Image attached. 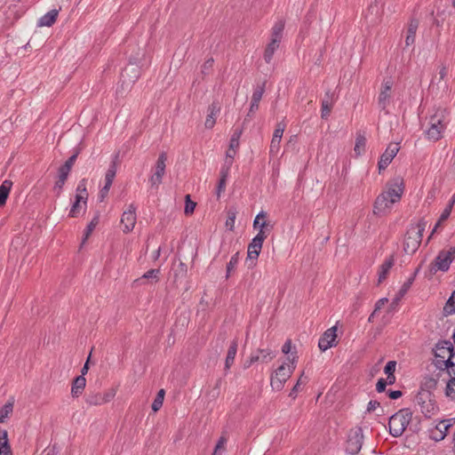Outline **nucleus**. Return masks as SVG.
I'll list each match as a JSON object with an SVG mask.
<instances>
[{
	"label": "nucleus",
	"mask_w": 455,
	"mask_h": 455,
	"mask_svg": "<svg viewBox=\"0 0 455 455\" xmlns=\"http://www.w3.org/2000/svg\"><path fill=\"white\" fill-rule=\"evenodd\" d=\"M242 134L241 130H236L233 135L231 136L230 141H229V148L232 150H236L239 148V140Z\"/></svg>",
	"instance_id": "37998d69"
},
{
	"label": "nucleus",
	"mask_w": 455,
	"mask_h": 455,
	"mask_svg": "<svg viewBox=\"0 0 455 455\" xmlns=\"http://www.w3.org/2000/svg\"><path fill=\"white\" fill-rule=\"evenodd\" d=\"M118 158V155L115 156V159L112 161L111 164L109 165L106 175H105V184L107 186H112L113 180L116 174V160Z\"/></svg>",
	"instance_id": "473e14b6"
},
{
	"label": "nucleus",
	"mask_w": 455,
	"mask_h": 455,
	"mask_svg": "<svg viewBox=\"0 0 455 455\" xmlns=\"http://www.w3.org/2000/svg\"><path fill=\"white\" fill-rule=\"evenodd\" d=\"M363 435L362 429L358 428L349 435L347 442L346 451L351 455H356L362 449Z\"/></svg>",
	"instance_id": "2eb2a0df"
},
{
	"label": "nucleus",
	"mask_w": 455,
	"mask_h": 455,
	"mask_svg": "<svg viewBox=\"0 0 455 455\" xmlns=\"http://www.w3.org/2000/svg\"><path fill=\"white\" fill-rule=\"evenodd\" d=\"M110 188H111V186H107L105 184L104 187L100 189V195H99L100 201H103L105 199V197L108 196Z\"/></svg>",
	"instance_id": "0e129e2a"
},
{
	"label": "nucleus",
	"mask_w": 455,
	"mask_h": 455,
	"mask_svg": "<svg viewBox=\"0 0 455 455\" xmlns=\"http://www.w3.org/2000/svg\"><path fill=\"white\" fill-rule=\"evenodd\" d=\"M280 43L276 39H270L264 52V60L267 63L271 62L275 51L279 48Z\"/></svg>",
	"instance_id": "c85d7f7f"
},
{
	"label": "nucleus",
	"mask_w": 455,
	"mask_h": 455,
	"mask_svg": "<svg viewBox=\"0 0 455 455\" xmlns=\"http://www.w3.org/2000/svg\"><path fill=\"white\" fill-rule=\"evenodd\" d=\"M76 196H83L88 199V192L86 190V180L83 179L77 185Z\"/></svg>",
	"instance_id": "c03bdc74"
},
{
	"label": "nucleus",
	"mask_w": 455,
	"mask_h": 455,
	"mask_svg": "<svg viewBox=\"0 0 455 455\" xmlns=\"http://www.w3.org/2000/svg\"><path fill=\"white\" fill-rule=\"evenodd\" d=\"M379 406V403L376 400H371L367 405V411L371 412Z\"/></svg>",
	"instance_id": "e2e57ef3"
},
{
	"label": "nucleus",
	"mask_w": 455,
	"mask_h": 455,
	"mask_svg": "<svg viewBox=\"0 0 455 455\" xmlns=\"http://www.w3.org/2000/svg\"><path fill=\"white\" fill-rule=\"evenodd\" d=\"M387 302V299L383 298L379 299L375 304L374 313L381 309V307Z\"/></svg>",
	"instance_id": "338daca9"
},
{
	"label": "nucleus",
	"mask_w": 455,
	"mask_h": 455,
	"mask_svg": "<svg viewBox=\"0 0 455 455\" xmlns=\"http://www.w3.org/2000/svg\"><path fill=\"white\" fill-rule=\"evenodd\" d=\"M136 207L133 204H130L128 209L124 212L121 217V224L124 233L131 232L136 224Z\"/></svg>",
	"instance_id": "dca6fc26"
},
{
	"label": "nucleus",
	"mask_w": 455,
	"mask_h": 455,
	"mask_svg": "<svg viewBox=\"0 0 455 455\" xmlns=\"http://www.w3.org/2000/svg\"><path fill=\"white\" fill-rule=\"evenodd\" d=\"M85 386H86V379L83 375H80V376H77L76 378H75V379L72 382V387H71L72 397H74V398L79 397L83 394V392L85 388Z\"/></svg>",
	"instance_id": "412c9836"
},
{
	"label": "nucleus",
	"mask_w": 455,
	"mask_h": 455,
	"mask_svg": "<svg viewBox=\"0 0 455 455\" xmlns=\"http://www.w3.org/2000/svg\"><path fill=\"white\" fill-rule=\"evenodd\" d=\"M395 260L393 257L387 259L379 267V283H382L385 280L394 266Z\"/></svg>",
	"instance_id": "c756f323"
},
{
	"label": "nucleus",
	"mask_w": 455,
	"mask_h": 455,
	"mask_svg": "<svg viewBox=\"0 0 455 455\" xmlns=\"http://www.w3.org/2000/svg\"><path fill=\"white\" fill-rule=\"evenodd\" d=\"M392 85L393 83L390 80L384 81L381 84L380 91L378 96V107L381 111H384L386 114L388 113L387 108L391 103Z\"/></svg>",
	"instance_id": "9b49d317"
},
{
	"label": "nucleus",
	"mask_w": 455,
	"mask_h": 455,
	"mask_svg": "<svg viewBox=\"0 0 455 455\" xmlns=\"http://www.w3.org/2000/svg\"><path fill=\"white\" fill-rule=\"evenodd\" d=\"M128 72H131L132 74V79H131V84H134L138 78H139V70L132 67V68H125L124 73L122 74V77L124 78L126 75H128Z\"/></svg>",
	"instance_id": "603ef678"
},
{
	"label": "nucleus",
	"mask_w": 455,
	"mask_h": 455,
	"mask_svg": "<svg viewBox=\"0 0 455 455\" xmlns=\"http://www.w3.org/2000/svg\"><path fill=\"white\" fill-rule=\"evenodd\" d=\"M455 259V247L442 250L429 265V273L435 275L438 271L447 272Z\"/></svg>",
	"instance_id": "0eeeda50"
},
{
	"label": "nucleus",
	"mask_w": 455,
	"mask_h": 455,
	"mask_svg": "<svg viewBox=\"0 0 455 455\" xmlns=\"http://www.w3.org/2000/svg\"><path fill=\"white\" fill-rule=\"evenodd\" d=\"M448 122L446 109H436L428 118V127L425 131L427 138L433 141H437L442 139Z\"/></svg>",
	"instance_id": "f03ea898"
},
{
	"label": "nucleus",
	"mask_w": 455,
	"mask_h": 455,
	"mask_svg": "<svg viewBox=\"0 0 455 455\" xmlns=\"http://www.w3.org/2000/svg\"><path fill=\"white\" fill-rule=\"evenodd\" d=\"M287 360L291 363V365L285 366V363L280 365L271 376L270 386L275 391L283 388L285 382L290 379L296 367V356L288 357Z\"/></svg>",
	"instance_id": "423d86ee"
},
{
	"label": "nucleus",
	"mask_w": 455,
	"mask_h": 455,
	"mask_svg": "<svg viewBox=\"0 0 455 455\" xmlns=\"http://www.w3.org/2000/svg\"><path fill=\"white\" fill-rule=\"evenodd\" d=\"M337 325L327 329L321 336L318 341L320 350L326 351L327 349L337 346Z\"/></svg>",
	"instance_id": "4468645a"
},
{
	"label": "nucleus",
	"mask_w": 455,
	"mask_h": 455,
	"mask_svg": "<svg viewBox=\"0 0 455 455\" xmlns=\"http://www.w3.org/2000/svg\"><path fill=\"white\" fill-rule=\"evenodd\" d=\"M366 138L363 134L358 133L355 139V145L354 148L355 153L357 156L362 155L365 151Z\"/></svg>",
	"instance_id": "c9c22d12"
},
{
	"label": "nucleus",
	"mask_w": 455,
	"mask_h": 455,
	"mask_svg": "<svg viewBox=\"0 0 455 455\" xmlns=\"http://www.w3.org/2000/svg\"><path fill=\"white\" fill-rule=\"evenodd\" d=\"M237 347H238V340L237 339H235L231 341L229 347L228 349L227 357L228 358H235L236 353H237Z\"/></svg>",
	"instance_id": "09e8293b"
},
{
	"label": "nucleus",
	"mask_w": 455,
	"mask_h": 455,
	"mask_svg": "<svg viewBox=\"0 0 455 455\" xmlns=\"http://www.w3.org/2000/svg\"><path fill=\"white\" fill-rule=\"evenodd\" d=\"M412 282H413V277L410 278L407 282H405L403 284V286L401 287V289L398 291V294L395 298L396 301H398L401 298H403L407 293V291H409V289L411 288V286L412 284Z\"/></svg>",
	"instance_id": "de8ad7c7"
},
{
	"label": "nucleus",
	"mask_w": 455,
	"mask_h": 455,
	"mask_svg": "<svg viewBox=\"0 0 455 455\" xmlns=\"http://www.w3.org/2000/svg\"><path fill=\"white\" fill-rule=\"evenodd\" d=\"M334 106V103H331V101L322 100L321 103V117L323 119H327L331 112V109Z\"/></svg>",
	"instance_id": "ea45409f"
},
{
	"label": "nucleus",
	"mask_w": 455,
	"mask_h": 455,
	"mask_svg": "<svg viewBox=\"0 0 455 455\" xmlns=\"http://www.w3.org/2000/svg\"><path fill=\"white\" fill-rule=\"evenodd\" d=\"M443 312L446 315L455 313V291L451 293V297L447 300L443 307Z\"/></svg>",
	"instance_id": "58836bf2"
},
{
	"label": "nucleus",
	"mask_w": 455,
	"mask_h": 455,
	"mask_svg": "<svg viewBox=\"0 0 455 455\" xmlns=\"http://www.w3.org/2000/svg\"><path fill=\"white\" fill-rule=\"evenodd\" d=\"M167 155L165 152H162L155 165L154 173L149 178V182L152 187L158 188V186L162 183L163 177L165 173Z\"/></svg>",
	"instance_id": "f8f14e48"
},
{
	"label": "nucleus",
	"mask_w": 455,
	"mask_h": 455,
	"mask_svg": "<svg viewBox=\"0 0 455 455\" xmlns=\"http://www.w3.org/2000/svg\"><path fill=\"white\" fill-rule=\"evenodd\" d=\"M451 212V206H446L439 218V222H443V221L446 220L450 217Z\"/></svg>",
	"instance_id": "bf43d9fd"
},
{
	"label": "nucleus",
	"mask_w": 455,
	"mask_h": 455,
	"mask_svg": "<svg viewBox=\"0 0 455 455\" xmlns=\"http://www.w3.org/2000/svg\"><path fill=\"white\" fill-rule=\"evenodd\" d=\"M285 27V21L283 19L277 20L271 28V38L276 39L281 42L283 38V32Z\"/></svg>",
	"instance_id": "cd10ccee"
},
{
	"label": "nucleus",
	"mask_w": 455,
	"mask_h": 455,
	"mask_svg": "<svg viewBox=\"0 0 455 455\" xmlns=\"http://www.w3.org/2000/svg\"><path fill=\"white\" fill-rule=\"evenodd\" d=\"M12 187V182L10 180H5L0 186V206H4L6 204L10 191Z\"/></svg>",
	"instance_id": "7c9ffc66"
},
{
	"label": "nucleus",
	"mask_w": 455,
	"mask_h": 455,
	"mask_svg": "<svg viewBox=\"0 0 455 455\" xmlns=\"http://www.w3.org/2000/svg\"><path fill=\"white\" fill-rule=\"evenodd\" d=\"M235 154H236V150H232L229 148L228 150L226 153L225 163H224V164L222 165L221 168H227V165H228V170H230L231 166L233 165L234 158H235Z\"/></svg>",
	"instance_id": "49530a36"
},
{
	"label": "nucleus",
	"mask_w": 455,
	"mask_h": 455,
	"mask_svg": "<svg viewBox=\"0 0 455 455\" xmlns=\"http://www.w3.org/2000/svg\"><path fill=\"white\" fill-rule=\"evenodd\" d=\"M267 234L265 232H258L256 236L251 240L248 245L247 259L256 260L261 251L262 244Z\"/></svg>",
	"instance_id": "ddd939ff"
},
{
	"label": "nucleus",
	"mask_w": 455,
	"mask_h": 455,
	"mask_svg": "<svg viewBox=\"0 0 455 455\" xmlns=\"http://www.w3.org/2000/svg\"><path fill=\"white\" fill-rule=\"evenodd\" d=\"M195 208H196V203L191 201L189 195H187L186 196L185 210H184L185 213L187 215L192 214L195 211Z\"/></svg>",
	"instance_id": "3c124183"
},
{
	"label": "nucleus",
	"mask_w": 455,
	"mask_h": 455,
	"mask_svg": "<svg viewBox=\"0 0 455 455\" xmlns=\"http://www.w3.org/2000/svg\"><path fill=\"white\" fill-rule=\"evenodd\" d=\"M116 395V388H109L103 393L92 392L86 395L84 401L88 406H100L111 402Z\"/></svg>",
	"instance_id": "1a4fd4ad"
},
{
	"label": "nucleus",
	"mask_w": 455,
	"mask_h": 455,
	"mask_svg": "<svg viewBox=\"0 0 455 455\" xmlns=\"http://www.w3.org/2000/svg\"><path fill=\"white\" fill-rule=\"evenodd\" d=\"M415 403L427 418L435 415L438 411V406L436 405L432 393L425 389L419 391L415 397Z\"/></svg>",
	"instance_id": "6e6552de"
},
{
	"label": "nucleus",
	"mask_w": 455,
	"mask_h": 455,
	"mask_svg": "<svg viewBox=\"0 0 455 455\" xmlns=\"http://www.w3.org/2000/svg\"><path fill=\"white\" fill-rule=\"evenodd\" d=\"M388 395L391 399H397L402 396V392L400 390L390 391Z\"/></svg>",
	"instance_id": "774afa93"
},
{
	"label": "nucleus",
	"mask_w": 455,
	"mask_h": 455,
	"mask_svg": "<svg viewBox=\"0 0 455 455\" xmlns=\"http://www.w3.org/2000/svg\"><path fill=\"white\" fill-rule=\"evenodd\" d=\"M412 413L408 410H401L392 415L388 421L389 433L394 437L401 436L411 420Z\"/></svg>",
	"instance_id": "39448f33"
},
{
	"label": "nucleus",
	"mask_w": 455,
	"mask_h": 455,
	"mask_svg": "<svg viewBox=\"0 0 455 455\" xmlns=\"http://www.w3.org/2000/svg\"><path fill=\"white\" fill-rule=\"evenodd\" d=\"M260 360L259 355L252 354L248 360H246L243 363V368L248 369L251 365L256 362Z\"/></svg>",
	"instance_id": "4d7b16f0"
},
{
	"label": "nucleus",
	"mask_w": 455,
	"mask_h": 455,
	"mask_svg": "<svg viewBox=\"0 0 455 455\" xmlns=\"http://www.w3.org/2000/svg\"><path fill=\"white\" fill-rule=\"evenodd\" d=\"M220 107L217 102H212L208 107V115H207L205 122H204L205 128L212 129L214 126V124L216 123V117H217L218 114L220 113Z\"/></svg>",
	"instance_id": "aec40b11"
},
{
	"label": "nucleus",
	"mask_w": 455,
	"mask_h": 455,
	"mask_svg": "<svg viewBox=\"0 0 455 455\" xmlns=\"http://www.w3.org/2000/svg\"><path fill=\"white\" fill-rule=\"evenodd\" d=\"M227 443V438L224 436H221L214 449V451L212 455H221V452L225 451V445Z\"/></svg>",
	"instance_id": "8fccbe9b"
},
{
	"label": "nucleus",
	"mask_w": 455,
	"mask_h": 455,
	"mask_svg": "<svg viewBox=\"0 0 455 455\" xmlns=\"http://www.w3.org/2000/svg\"><path fill=\"white\" fill-rule=\"evenodd\" d=\"M291 351V339H287L285 343L283 345L282 352L283 354H289Z\"/></svg>",
	"instance_id": "69168bd1"
},
{
	"label": "nucleus",
	"mask_w": 455,
	"mask_h": 455,
	"mask_svg": "<svg viewBox=\"0 0 455 455\" xmlns=\"http://www.w3.org/2000/svg\"><path fill=\"white\" fill-rule=\"evenodd\" d=\"M0 455H12L8 432L5 429L0 430Z\"/></svg>",
	"instance_id": "393cba45"
},
{
	"label": "nucleus",
	"mask_w": 455,
	"mask_h": 455,
	"mask_svg": "<svg viewBox=\"0 0 455 455\" xmlns=\"http://www.w3.org/2000/svg\"><path fill=\"white\" fill-rule=\"evenodd\" d=\"M239 260V252L235 253L227 265V278L229 276L232 270L235 269Z\"/></svg>",
	"instance_id": "a18cd8bd"
},
{
	"label": "nucleus",
	"mask_w": 455,
	"mask_h": 455,
	"mask_svg": "<svg viewBox=\"0 0 455 455\" xmlns=\"http://www.w3.org/2000/svg\"><path fill=\"white\" fill-rule=\"evenodd\" d=\"M419 28V21L415 19H412L408 23V28L406 31L405 37V45L411 46L415 43L416 32Z\"/></svg>",
	"instance_id": "5701e85b"
},
{
	"label": "nucleus",
	"mask_w": 455,
	"mask_h": 455,
	"mask_svg": "<svg viewBox=\"0 0 455 455\" xmlns=\"http://www.w3.org/2000/svg\"><path fill=\"white\" fill-rule=\"evenodd\" d=\"M286 124L284 122H279L275 125V129L273 133V138L270 143V153L277 154L280 149V142L283 138V132Z\"/></svg>",
	"instance_id": "a211bd4d"
},
{
	"label": "nucleus",
	"mask_w": 455,
	"mask_h": 455,
	"mask_svg": "<svg viewBox=\"0 0 455 455\" xmlns=\"http://www.w3.org/2000/svg\"><path fill=\"white\" fill-rule=\"evenodd\" d=\"M187 273H188V267L184 262L180 261L177 265H174V267H173L174 282L176 283L179 279L184 278L187 275Z\"/></svg>",
	"instance_id": "72a5a7b5"
},
{
	"label": "nucleus",
	"mask_w": 455,
	"mask_h": 455,
	"mask_svg": "<svg viewBox=\"0 0 455 455\" xmlns=\"http://www.w3.org/2000/svg\"><path fill=\"white\" fill-rule=\"evenodd\" d=\"M70 172L66 171L60 167L59 169V175H58V180L55 182L54 189L58 190V194H60L63 188V186L68 177Z\"/></svg>",
	"instance_id": "f704fd0d"
},
{
	"label": "nucleus",
	"mask_w": 455,
	"mask_h": 455,
	"mask_svg": "<svg viewBox=\"0 0 455 455\" xmlns=\"http://www.w3.org/2000/svg\"><path fill=\"white\" fill-rule=\"evenodd\" d=\"M13 400L8 401L1 409H0V424L4 423V420L12 414L13 411Z\"/></svg>",
	"instance_id": "e433bc0d"
},
{
	"label": "nucleus",
	"mask_w": 455,
	"mask_h": 455,
	"mask_svg": "<svg viewBox=\"0 0 455 455\" xmlns=\"http://www.w3.org/2000/svg\"><path fill=\"white\" fill-rule=\"evenodd\" d=\"M322 100H327V101H331V103H335L336 102V97H335V94L333 92H331V90H328L325 92L324 93V97Z\"/></svg>",
	"instance_id": "052dcab7"
},
{
	"label": "nucleus",
	"mask_w": 455,
	"mask_h": 455,
	"mask_svg": "<svg viewBox=\"0 0 455 455\" xmlns=\"http://www.w3.org/2000/svg\"><path fill=\"white\" fill-rule=\"evenodd\" d=\"M256 355H259L260 356V362L267 363L271 361L275 356V354L269 348L266 349H258Z\"/></svg>",
	"instance_id": "4c0bfd02"
},
{
	"label": "nucleus",
	"mask_w": 455,
	"mask_h": 455,
	"mask_svg": "<svg viewBox=\"0 0 455 455\" xmlns=\"http://www.w3.org/2000/svg\"><path fill=\"white\" fill-rule=\"evenodd\" d=\"M267 212L261 211L257 214L253 221V228H259V232H265L272 229V226L266 221Z\"/></svg>",
	"instance_id": "4be33fe9"
},
{
	"label": "nucleus",
	"mask_w": 455,
	"mask_h": 455,
	"mask_svg": "<svg viewBox=\"0 0 455 455\" xmlns=\"http://www.w3.org/2000/svg\"><path fill=\"white\" fill-rule=\"evenodd\" d=\"M451 427V424H447L445 420H443L439 423L438 427H440L441 435H440V440H443L445 435L446 432L448 431L449 427Z\"/></svg>",
	"instance_id": "13d9d810"
},
{
	"label": "nucleus",
	"mask_w": 455,
	"mask_h": 455,
	"mask_svg": "<svg viewBox=\"0 0 455 455\" xmlns=\"http://www.w3.org/2000/svg\"><path fill=\"white\" fill-rule=\"evenodd\" d=\"M160 271L159 269H149L147 271L140 279L137 281H140L141 279H148V278H154L156 281H158V275Z\"/></svg>",
	"instance_id": "864d4df0"
},
{
	"label": "nucleus",
	"mask_w": 455,
	"mask_h": 455,
	"mask_svg": "<svg viewBox=\"0 0 455 455\" xmlns=\"http://www.w3.org/2000/svg\"><path fill=\"white\" fill-rule=\"evenodd\" d=\"M396 362L395 361H389L386 364L384 368V371L387 375H392L394 374L395 371Z\"/></svg>",
	"instance_id": "6e6d98bb"
},
{
	"label": "nucleus",
	"mask_w": 455,
	"mask_h": 455,
	"mask_svg": "<svg viewBox=\"0 0 455 455\" xmlns=\"http://www.w3.org/2000/svg\"><path fill=\"white\" fill-rule=\"evenodd\" d=\"M437 370V371L433 372L431 375L426 376L424 378L421 389H425L427 391L431 392V390H435L437 388L440 382L443 383V379H446L447 380L451 379L449 378V374L445 370Z\"/></svg>",
	"instance_id": "9d476101"
},
{
	"label": "nucleus",
	"mask_w": 455,
	"mask_h": 455,
	"mask_svg": "<svg viewBox=\"0 0 455 455\" xmlns=\"http://www.w3.org/2000/svg\"><path fill=\"white\" fill-rule=\"evenodd\" d=\"M404 190L403 180L395 177L387 183L384 190L375 200L373 212L376 215L386 214L392 205L400 201Z\"/></svg>",
	"instance_id": "f257e3e1"
},
{
	"label": "nucleus",
	"mask_w": 455,
	"mask_h": 455,
	"mask_svg": "<svg viewBox=\"0 0 455 455\" xmlns=\"http://www.w3.org/2000/svg\"><path fill=\"white\" fill-rule=\"evenodd\" d=\"M59 11L58 10H51L47 13H45L44 16H42L37 22L38 27H52L58 17Z\"/></svg>",
	"instance_id": "b1692460"
},
{
	"label": "nucleus",
	"mask_w": 455,
	"mask_h": 455,
	"mask_svg": "<svg viewBox=\"0 0 455 455\" xmlns=\"http://www.w3.org/2000/svg\"><path fill=\"white\" fill-rule=\"evenodd\" d=\"M400 149L398 143H390L385 152L381 155L378 166L379 172L385 170L392 162Z\"/></svg>",
	"instance_id": "f3484780"
},
{
	"label": "nucleus",
	"mask_w": 455,
	"mask_h": 455,
	"mask_svg": "<svg viewBox=\"0 0 455 455\" xmlns=\"http://www.w3.org/2000/svg\"><path fill=\"white\" fill-rule=\"evenodd\" d=\"M87 206L86 197L75 196V202L73 203L69 211L68 216L70 218H76L81 212H84Z\"/></svg>",
	"instance_id": "6ab92c4d"
},
{
	"label": "nucleus",
	"mask_w": 455,
	"mask_h": 455,
	"mask_svg": "<svg viewBox=\"0 0 455 455\" xmlns=\"http://www.w3.org/2000/svg\"><path fill=\"white\" fill-rule=\"evenodd\" d=\"M98 223H99V216L97 215L88 224V226L84 231L82 243H84L86 242V240L89 238V236L91 235V234L92 233V231L94 230V228L98 225Z\"/></svg>",
	"instance_id": "a19ab883"
},
{
	"label": "nucleus",
	"mask_w": 455,
	"mask_h": 455,
	"mask_svg": "<svg viewBox=\"0 0 455 455\" xmlns=\"http://www.w3.org/2000/svg\"><path fill=\"white\" fill-rule=\"evenodd\" d=\"M164 390L160 389L152 403V410L156 412L160 410V408L163 406L164 398Z\"/></svg>",
	"instance_id": "79ce46f5"
},
{
	"label": "nucleus",
	"mask_w": 455,
	"mask_h": 455,
	"mask_svg": "<svg viewBox=\"0 0 455 455\" xmlns=\"http://www.w3.org/2000/svg\"><path fill=\"white\" fill-rule=\"evenodd\" d=\"M229 172H230V170H228V164L227 165V168H221L220 169V180L218 182V186H217V188H216V196H217L218 198L220 197L221 194L226 189L227 180H228Z\"/></svg>",
	"instance_id": "a878e982"
},
{
	"label": "nucleus",
	"mask_w": 455,
	"mask_h": 455,
	"mask_svg": "<svg viewBox=\"0 0 455 455\" xmlns=\"http://www.w3.org/2000/svg\"><path fill=\"white\" fill-rule=\"evenodd\" d=\"M427 224L426 220H421L417 224L410 226L403 240V251L405 253L413 254L417 251L421 243Z\"/></svg>",
	"instance_id": "7ed1b4c3"
},
{
	"label": "nucleus",
	"mask_w": 455,
	"mask_h": 455,
	"mask_svg": "<svg viewBox=\"0 0 455 455\" xmlns=\"http://www.w3.org/2000/svg\"><path fill=\"white\" fill-rule=\"evenodd\" d=\"M455 352L452 343L449 340L438 341L433 348V364L436 369L447 370V364Z\"/></svg>",
	"instance_id": "20e7f679"
},
{
	"label": "nucleus",
	"mask_w": 455,
	"mask_h": 455,
	"mask_svg": "<svg viewBox=\"0 0 455 455\" xmlns=\"http://www.w3.org/2000/svg\"><path fill=\"white\" fill-rule=\"evenodd\" d=\"M387 386V381L384 379H379L376 384V390L379 393H381L385 390Z\"/></svg>",
	"instance_id": "680f3d73"
},
{
	"label": "nucleus",
	"mask_w": 455,
	"mask_h": 455,
	"mask_svg": "<svg viewBox=\"0 0 455 455\" xmlns=\"http://www.w3.org/2000/svg\"><path fill=\"white\" fill-rule=\"evenodd\" d=\"M264 93V85L258 86L251 96V107L249 114L255 112L259 108V103Z\"/></svg>",
	"instance_id": "bb28decb"
},
{
	"label": "nucleus",
	"mask_w": 455,
	"mask_h": 455,
	"mask_svg": "<svg viewBox=\"0 0 455 455\" xmlns=\"http://www.w3.org/2000/svg\"><path fill=\"white\" fill-rule=\"evenodd\" d=\"M383 7L384 4L382 0H371L369 6L368 12L378 18L381 17L383 14Z\"/></svg>",
	"instance_id": "2f4dec72"
},
{
	"label": "nucleus",
	"mask_w": 455,
	"mask_h": 455,
	"mask_svg": "<svg viewBox=\"0 0 455 455\" xmlns=\"http://www.w3.org/2000/svg\"><path fill=\"white\" fill-rule=\"evenodd\" d=\"M77 153L72 155L66 162L63 165H61L60 167L66 171H68L70 172L76 158H77Z\"/></svg>",
	"instance_id": "5fc2aeb1"
}]
</instances>
